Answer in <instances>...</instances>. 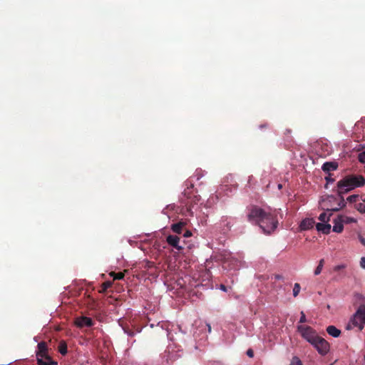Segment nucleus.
I'll list each match as a JSON object with an SVG mask.
<instances>
[{"label": "nucleus", "instance_id": "obj_1", "mask_svg": "<svg viewBox=\"0 0 365 365\" xmlns=\"http://www.w3.org/2000/svg\"><path fill=\"white\" fill-rule=\"evenodd\" d=\"M365 178L362 175H349L345 176L337 182V196L328 195L322 200V209L328 212H337L346 205L343 194L363 186Z\"/></svg>", "mask_w": 365, "mask_h": 365}, {"label": "nucleus", "instance_id": "obj_2", "mask_svg": "<svg viewBox=\"0 0 365 365\" xmlns=\"http://www.w3.org/2000/svg\"><path fill=\"white\" fill-rule=\"evenodd\" d=\"M249 222L259 225L264 234L274 232L278 225L276 216L267 213L258 207H253L247 215Z\"/></svg>", "mask_w": 365, "mask_h": 365}, {"label": "nucleus", "instance_id": "obj_3", "mask_svg": "<svg viewBox=\"0 0 365 365\" xmlns=\"http://www.w3.org/2000/svg\"><path fill=\"white\" fill-rule=\"evenodd\" d=\"M365 324V304H361L356 312L346 325V329L358 327L360 330L364 328Z\"/></svg>", "mask_w": 365, "mask_h": 365}, {"label": "nucleus", "instance_id": "obj_4", "mask_svg": "<svg viewBox=\"0 0 365 365\" xmlns=\"http://www.w3.org/2000/svg\"><path fill=\"white\" fill-rule=\"evenodd\" d=\"M297 331L300 333L301 336L311 344L314 342V340L319 336L316 331L309 326L299 325Z\"/></svg>", "mask_w": 365, "mask_h": 365}, {"label": "nucleus", "instance_id": "obj_5", "mask_svg": "<svg viewBox=\"0 0 365 365\" xmlns=\"http://www.w3.org/2000/svg\"><path fill=\"white\" fill-rule=\"evenodd\" d=\"M312 345L317 350L319 354L324 356L329 351V344L323 338L318 336Z\"/></svg>", "mask_w": 365, "mask_h": 365}, {"label": "nucleus", "instance_id": "obj_6", "mask_svg": "<svg viewBox=\"0 0 365 365\" xmlns=\"http://www.w3.org/2000/svg\"><path fill=\"white\" fill-rule=\"evenodd\" d=\"M93 321L91 318L87 317H80L76 319L75 324L80 328L91 327L93 325Z\"/></svg>", "mask_w": 365, "mask_h": 365}, {"label": "nucleus", "instance_id": "obj_7", "mask_svg": "<svg viewBox=\"0 0 365 365\" xmlns=\"http://www.w3.org/2000/svg\"><path fill=\"white\" fill-rule=\"evenodd\" d=\"M38 351L36 352V357L37 359L38 358H45L46 356H49L48 355V349H47V344L45 341H41L37 345Z\"/></svg>", "mask_w": 365, "mask_h": 365}, {"label": "nucleus", "instance_id": "obj_8", "mask_svg": "<svg viewBox=\"0 0 365 365\" xmlns=\"http://www.w3.org/2000/svg\"><path fill=\"white\" fill-rule=\"evenodd\" d=\"M167 242L178 250H181L182 247L179 245L180 238L176 235H168L166 239Z\"/></svg>", "mask_w": 365, "mask_h": 365}, {"label": "nucleus", "instance_id": "obj_9", "mask_svg": "<svg viewBox=\"0 0 365 365\" xmlns=\"http://www.w3.org/2000/svg\"><path fill=\"white\" fill-rule=\"evenodd\" d=\"M314 223L315 222L312 218H306L301 222L299 227L302 230H310L314 227Z\"/></svg>", "mask_w": 365, "mask_h": 365}, {"label": "nucleus", "instance_id": "obj_10", "mask_svg": "<svg viewBox=\"0 0 365 365\" xmlns=\"http://www.w3.org/2000/svg\"><path fill=\"white\" fill-rule=\"evenodd\" d=\"M316 228L319 232H322L323 234L328 235L331 231V225L324 222H319L316 225Z\"/></svg>", "mask_w": 365, "mask_h": 365}, {"label": "nucleus", "instance_id": "obj_11", "mask_svg": "<svg viewBox=\"0 0 365 365\" xmlns=\"http://www.w3.org/2000/svg\"><path fill=\"white\" fill-rule=\"evenodd\" d=\"M338 168V165L335 162H326L322 165V169L325 173L335 170Z\"/></svg>", "mask_w": 365, "mask_h": 365}, {"label": "nucleus", "instance_id": "obj_12", "mask_svg": "<svg viewBox=\"0 0 365 365\" xmlns=\"http://www.w3.org/2000/svg\"><path fill=\"white\" fill-rule=\"evenodd\" d=\"M334 226L332 230L337 233H341L344 230V223L339 219V217L335 218L333 221Z\"/></svg>", "mask_w": 365, "mask_h": 365}, {"label": "nucleus", "instance_id": "obj_13", "mask_svg": "<svg viewBox=\"0 0 365 365\" xmlns=\"http://www.w3.org/2000/svg\"><path fill=\"white\" fill-rule=\"evenodd\" d=\"M38 365H57V362L53 361L50 356H46L45 358H38L37 359Z\"/></svg>", "mask_w": 365, "mask_h": 365}, {"label": "nucleus", "instance_id": "obj_14", "mask_svg": "<svg viewBox=\"0 0 365 365\" xmlns=\"http://www.w3.org/2000/svg\"><path fill=\"white\" fill-rule=\"evenodd\" d=\"M185 225V222H179L172 225L171 230L176 234H181Z\"/></svg>", "mask_w": 365, "mask_h": 365}, {"label": "nucleus", "instance_id": "obj_15", "mask_svg": "<svg viewBox=\"0 0 365 365\" xmlns=\"http://www.w3.org/2000/svg\"><path fill=\"white\" fill-rule=\"evenodd\" d=\"M327 331L329 335L334 337H338L341 334V331L332 325L327 327Z\"/></svg>", "mask_w": 365, "mask_h": 365}, {"label": "nucleus", "instance_id": "obj_16", "mask_svg": "<svg viewBox=\"0 0 365 365\" xmlns=\"http://www.w3.org/2000/svg\"><path fill=\"white\" fill-rule=\"evenodd\" d=\"M339 219L344 224H350L353 222H356V220L354 217L346 216V215H339Z\"/></svg>", "mask_w": 365, "mask_h": 365}, {"label": "nucleus", "instance_id": "obj_17", "mask_svg": "<svg viewBox=\"0 0 365 365\" xmlns=\"http://www.w3.org/2000/svg\"><path fill=\"white\" fill-rule=\"evenodd\" d=\"M58 351L62 355H66L67 354V352H68V351H67V344H66L65 341H60V343L58 344Z\"/></svg>", "mask_w": 365, "mask_h": 365}, {"label": "nucleus", "instance_id": "obj_18", "mask_svg": "<svg viewBox=\"0 0 365 365\" xmlns=\"http://www.w3.org/2000/svg\"><path fill=\"white\" fill-rule=\"evenodd\" d=\"M331 213L327 215L325 212L321 213L319 216V220L324 223H327L330 220Z\"/></svg>", "mask_w": 365, "mask_h": 365}, {"label": "nucleus", "instance_id": "obj_19", "mask_svg": "<svg viewBox=\"0 0 365 365\" xmlns=\"http://www.w3.org/2000/svg\"><path fill=\"white\" fill-rule=\"evenodd\" d=\"M355 207L360 212L365 213V197L361 199V202L356 203Z\"/></svg>", "mask_w": 365, "mask_h": 365}, {"label": "nucleus", "instance_id": "obj_20", "mask_svg": "<svg viewBox=\"0 0 365 365\" xmlns=\"http://www.w3.org/2000/svg\"><path fill=\"white\" fill-rule=\"evenodd\" d=\"M110 276L113 277V279L114 280H120V279H122L124 278V276H125V274L124 272H110Z\"/></svg>", "mask_w": 365, "mask_h": 365}, {"label": "nucleus", "instance_id": "obj_21", "mask_svg": "<svg viewBox=\"0 0 365 365\" xmlns=\"http://www.w3.org/2000/svg\"><path fill=\"white\" fill-rule=\"evenodd\" d=\"M324 259H320L318 266L317 267V268L314 270L315 275H318L321 273L322 268L324 267Z\"/></svg>", "mask_w": 365, "mask_h": 365}, {"label": "nucleus", "instance_id": "obj_22", "mask_svg": "<svg viewBox=\"0 0 365 365\" xmlns=\"http://www.w3.org/2000/svg\"><path fill=\"white\" fill-rule=\"evenodd\" d=\"M300 289V284L299 283H295L293 288V296L294 297H296L299 294Z\"/></svg>", "mask_w": 365, "mask_h": 365}, {"label": "nucleus", "instance_id": "obj_23", "mask_svg": "<svg viewBox=\"0 0 365 365\" xmlns=\"http://www.w3.org/2000/svg\"><path fill=\"white\" fill-rule=\"evenodd\" d=\"M359 195H351L347 197V201L350 203L356 202L359 199Z\"/></svg>", "mask_w": 365, "mask_h": 365}, {"label": "nucleus", "instance_id": "obj_24", "mask_svg": "<svg viewBox=\"0 0 365 365\" xmlns=\"http://www.w3.org/2000/svg\"><path fill=\"white\" fill-rule=\"evenodd\" d=\"M112 282L106 281L102 284V292H106L108 288L111 287Z\"/></svg>", "mask_w": 365, "mask_h": 365}, {"label": "nucleus", "instance_id": "obj_25", "mask_svg": "<svg viewBox=\"0 0 365 365\" xmlns=\"http://www.w3.org/2000/svg\"><path fill=\"white\" fill-rule=\"evenodd\" d=\"M290 365H302L301 360L297 356H294Z\"/></svg>", "mask_w": 365, "mask_h": 365}, {"label": "nucleus", "instance_id": "obj_26", "mask_svg": "<svg viewBox=\"0 0 365 365\" xmlns=\"http://www.w3.org/2000/svg\"><path fill=\"white\" fill-rule=\"evenodd\" d=\"M186 186H187V189L185 190V195H189V192L188 190L191 188L193 187V184L192 183L191 181H187L186 182Z\"/></svg>", "mask_w": 365, "mask_h": 365}, {"label": "nucleus", "instance_id": "obj_27", "mask_svg": "<svg viewBox=\"0 0 365 365\" xmlns=\"http://www.w3.org/2000/svg\"><path fill=\"white\" fill-rule=\"evenodd\" d=\"M239 261L235 258H230V264L229 265H232L231 268H235L238 265Z\"/></svg>", "mask_w": 365, "mask_h": 365}, {"label": "nucleus", "instance_id": "obj_28", "mask_svg": "<svg viewBox=\"0 0 365 365\" xmlns=\"http://www.w3.org/2000/svg\"><path fill=\"white\" fill-rule=\"evenodd\" d=\"M359 161L361 163H365V150L359 154Z\"/></svg>", "mask_w": 365, "mask_h": 365}, {"label": "nucleus", "instance_id": "obj_29", "mask_svg": "<svg viewBox=\"0 0 365 365\" xmlns=\"http://www.w3.org/2000/svg\"><path fill=\"white\" fill-rule=\"evenodd\" d=\"M222 222L224 223L225 225H226L227 227H231L230 222H228V217L227 216H223L222 217Z\"/></svg>", "mask_w": 365, "mask_h": 365}, {"label": "nucleus", "instance_id": "obj_30", "mask_svg": "<svg viewBox=\"0 0 365 365\" xmlns=\"http://www.w3.org/2000/svg\"><path fill=\"white\" fill-rule=\"evenodd\" d=\"M300 314H301V317H300L299 322L301 324L305 323L307 322V318H306L304 312L303 311H302Z\"/></svg>", "mask_w": 365, "mask_h": 365}, {"label": "nucleus", "instance_id": "obj_31", "mask_svg": "<svg viewBox=\"0 0 365 365\" xmlns=\"http://www.w3.org/2000/svg\"><path fill=\"white\" fill-rule=\"evenodd\" d=\"M360 266L361 268L365 269V257L361 258Z\"/></svg>", "mask_w": 365, "mask_h": 365}, {"label": "nucleus", "instance_id": "obj_32", "mask_svg": "<svg viewBox=\"0 0 365 365\" xmlns=\"http://www.w3.org/2000/svg\"><path fill=\"white\" fill-rule=\"evenodd\" d=\"M325 179H326V180H327V183L333 182H334V180L333 178H331V174H329V175H328V176H327V177L325 178Z\"/></svg>", "mask_w": 365, "mask_h": 365}, {"label": "nucleus", "instance_id": "obj_33", "mask_svg": "<svg viewBox=\"0 0 365 365\" xmlns=\"http://www.w3.org/2000/svg\"><path fill=\"white\" fill-rule=\"evenodd\" d=\"M247 356H250V357H253V356H254V352H253L252 349H248V350L247 351Z\"/></svg>", "mask_w": 365, "mask_h": 365}, {"label": "nucleus", "instance_id": "obj_34", "mask_svg": "<svg viewBox=\"0 0 365 365\" xmlns=\"http://www.w3.org/2000/svg\"><path fill=\"white\" fill-rule=\"evenodd\" d=\"M192 235V233L189 230H187L184 234H183V236L185 237H190Z\"/></svg>", "mask_w": 365, "mask_h": 365}, {"label": "nucleus", "instance_id": "obj_35", "mask_svg": "<svg viewBox=\"0 0 365 365\" xmlns=\"http://www.w3.org/2000/svg\"><path fill=\"white\" fill-rule=\"evenodd\" d=\"M344 267H345V266H344V265H337V266H336V267H334V270H335V271H338V270H339V269H343V268H344Z\"/></svg>", "mask_w": 365, "mask_h": 365}, {"label": "nucleus", "instance_id": "obj_36", "mask_svg": "<svg viewBox=\"0 0 365 365\" xmlns=\"http://www.w3.org/2000/svg\"><path fill=\"white\" fill-rule=\"evenodd\" d=\"M220 289H222L224 292H227V287L224 284L220 285Z\"/></svg>", "mask_w": 365, "mask_h": 365}, {"label": "nucleus", "instance_id": "obj_37", "mask_svg": "<svg viewBox=\"0 0 365 365\" xmlns=\"http://www.w3.org/2000/svg\"><path fill=\"white\" fill-rule=\"evenodd\" d=\"M274 279H282V276L280 275V274H275L274 275Z\"/></svg>", "mask_w": 365, "mask_h": 365}, {"label": "nucleus", "instance_id": "obj_38", "mask_svg": "<svg viewBox=\"0 0 365 365\" xmlns=\"http://www.w3.org/2000/svg\"><path fill=\"white\" fill-rule=\"evenodd\" d=\"M360 242H361V243L363 245H364V246H365V239H364V238H363V237H360Z\"/></svg>", "mask_w": 365, "mask_h": 365}, {"label": "nucleus", "instance_id": "obj_39", "mask_svg": "<svg viewBox=\"0 0 365 365\" xmlns=\"http://www.w3.org/2000/svg\"><path fill=\"white\" fill-rule=\"evenodd\" d=\"M230 262V258L228 257L227 259H225V261H224V264H226L227 262Z\"/></svg>", "mask_w": 365, "mask_h": 365}, {"label": "nucleus", "instance_id": "obj_40", "mask_svg": "<svg viewBox=\"0 0 365 365\" xmlns=\"http://www.w3.org/2000/svg\"><path fill=\"white\" fill-rule=\"evenodd\" d=\"M128 333V335L130 336H133V331H126Z\"/></svg>", "mask_w": 365, "mask_h": 365}, {"label": "nucleus", "instance_id": "obj_41", "mask_svg": "<svg viewBox=\"0 0 365 365\" xmlns=\"http://www.w3.org/2000/svg\"><path fill=\"white\" fill-rule=\"evenodd\" d=\"M207 327H208V331L210 332L211 331V327L209 324L207 325Z\"/></svg>", "mask_w": 365, "mask_h": 365}, {"label": "nucleus", "instance_id": "obj_42", "mask_svg": "<svg viewBox=\"0 0 365 365\" xmlns=\"http://www.w3.org/2000/svg\"><path fill=\"white\" fill-rule=\"evenodd\" d=\"M266 126H267V125H266V124H264V125H261L259 127H260L261 128H265Z\"/></svg>", "mask_w": 365, "mask_h": 365}, {"label": "nucleus", "instance_id": "obj_43", "mask_svg": "<svg viewBox=\"0 0 365 365\" xmlns=\"http://www.w3.org/2000/svg\"><path fill=\"white\" fill-rule=\"evenodd\" d=\"M364 146H365V145H364Z\"/></svg>", "mask_w": 365, "mask_h": 365}]
</instances>
